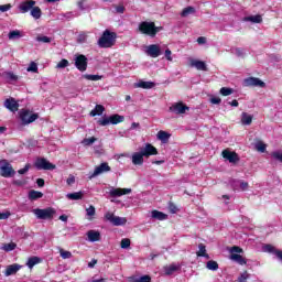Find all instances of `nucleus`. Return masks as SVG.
I'll list each match as a JSON object with an SVG mask.
<instances>
[{
	"mask_svg": "<svg viewBox=\"0 0 282 282\" xmlns=\"http://www.w3.org/2000/svg\"><path fill=\"white\" fill-rule=\"evenodd\" d=\"M151 155H158V148L151 143H147L140 152L132 154V164L134 166H142L144 164V158H151Z\"/></svg>",
	"mask_w": 282,
	"mask_h": 282,
	"instance_id": "f257e3e1",
	"label": "nucleus"
},
{
	"mask_svg": "<svg viewBox=\"0 0 282 282\" xmlns=\"http://www.w3.org/2000/svg\"><path fill=\"white\" fill-rule=\"evenodd\" d=\"M138 30L141 34L150 36V39H155V36H158V33L162 32L163 28L156 26L155 22L143 21L139 24Z\"/></svg>",
	"mask_w": 282,
	"mask_h": 282,
	"instance_id": "f03ea898",
	"label": "nucleus"
},
{
	"mask_svg": "<svg viewBox=\"0 0 282 282\" xmlns=\"http://www.w3.org/2000/svg\"><path fill=\"white\" fill-rule=\"evenodd\" d=\"M116 39H118V34L116 32H111L109 30H105L101 36L99 37L97 44L107 50L109 47H113L116 45Z\"/></svg>",
	"mask_w": 282,
	"mask_h": 282,
	"instance_id": "7ed1b4c3",
	"label": "nucleus"
},
{
	"mask_svg": "<svg viewBox=\"0 0 282 282\" xmlns=\"http://www.w3.org/2000/svg\"><path fill=\"white\" fill-rule=\"evenodd\" d=\"M229 252H230L229 259L231 261H235L239 265L248 264V260L246 258H243V256H241V254H243V249L241 247L234 246L230 248Z\"/></svg>",
	"mask_w": 282,
	"mask_h": 282,
	"instance_id": "20e7f679",
	"label": "nucleus"
},
{
	"mask_svg": "<svg viewBox=\"0 0 282 282\" xmlns=\"http://www.w3.org/2000/svg\"><path fill=\"white\" fill-rule=\"evenodd\" d=\"M33 214L37 219H54V215H56V209L48 207V208H35L33 209Z\"/></svg>",
	"mask_w": 282,
	"mask_h": 282,
	"instance_id": "39448f33",
	"label": "nucleus"
},
{
	"mask_svg": "<svg viewBox=\"0 0 282 282\" xmlns=\"http://www.w3.org/2000/svg\"><path fill=\"white\" fill-rule=\"evenodd\" d=\"M0 175L1 177H14L17 171L12 167V164L8 160H2L0 165Z\"/></svg>",
	"mask_w": 282,
	"mask_h": 282,
	"instance_id": "423d86ee",
	"label": "nucleus"
},
{
	"mask_svg": "<svg viewBox=\"0 0 282 282\" xmlns=\"http://www.w3.org/2000/svg\"><path fill=\"white\" fill-rule=\"evenodd\" d=\"M20 120L22 124H32L35 120H39V113H32L28 109H22L20 111Z\"/></svg>",
	"mask_w": 282,
	"mask_h": 282,
	"instance_id": "0eeeda50",
	"label": "nucleus"
},
{
	"mask_svg": "<svg viewBox=\"0 0 282 282\" xmlns=\"http://www.w3.org/2000/svg\"><path fill=\"white\" fill-rule=\"evenodd\" d=\"M124 120V116L121 115H112L109 118H104L98 120V124L100 127H107V124H120Z\"/></svg>",
	"mask_w": 282,
	"mask_h": 282,
	"instance_id": "6e6552de",
	"label": "nucleus"
},
{
	"mask_svg": "<svg viewBox=\"0 0 282 282\" xmlns=\"http://www.w3.org/2000/svg\"><path fill=\"white\" fill-rule=\"evenodd\" d=\"M35 167L37 169V171H54V169H56V165L54 163H51L45 158H39L35 161Z\"/></svg>",
	"mask_w": 282,
	"mask_h": 282,
	"instance_id": "1a4fd4ad",
	"label": "nucleus"
},
{
	"mask_svg": "<svg viewBox=\"0 0 282 282\" xmlns=\"http://www.w3.org/2000/svg\"><path fill=\"white\" fill-rule=\"evenodd\" d=\"M170 111L172 113H176V116H184L186 111H191V107L186 106L182 101L175 102L170 107Z\"/></svg>",
	"mask_w": 282,
	"mask_h": 282,
	"instance_id": "9d476101",
	"label": "nucleus"
},
{
	"mask_svg": "<svg viewBox=\"0 0 282 282\" xmlns=\"http://www.w3.org/2000/svg\"><path fill=\"white\" fill-rule=\"evenodd\" d=\"M105 219H107V221H110L112 226H124V224H127V218L116 216L113 215V213H109V212L106 213Z\"/></svg>",
	"mask_w": 282,
	"mask_h": 282,
	"instance_id": "9b49d317",
	"label": "nucleus"
},
{
	"mask_svg": "<svg viewBox=\"0 0 282 282\" xmlns=\"http://www.w3.org/2000/svg\"><path fill=\"white\" fill-rule=\"evenodd\" d=\"M88 59L84 54L75 56V67L78 72H87Z\"/></svg>",
	"mask_w": 282,
	"mask_h": 282,
	"instance_id": "f8f14e48",
	"label": "nucleus"
},
{
	"mask_svg": "<svg viewBox=\"0 0 282 282\" xmlns=\"http://www.w3.org/2000/svg\"><path fill=\"white\" fill-rule=\"evenodd\" d=\"M245 87H265L263 80H260L258 77H248L243 80Z\"/></svg>",
	"mask_w": 282,
	"mask_h": 282,
	"instance_id": "ddd939ff",
	"label": "nucleus"
},
{
	"mask_svg": "<svg viewBox=\"0 0 282 282\" xmlns=\"http://www.w3.org/2000/svg\"><path fill=\"white\" fill-rule=\"evenodd\" d=\"M109 171H111V166H109V163H101L99 166L95 167L94 173L90 175V180L94 177H98V175H102V173H109Z\"/></svg>",
	"mask_w": 282,
	"mask_h": 282,
	"instance_id": "4468645a",
	"label": "nucleus"
},
{
	"mask_svg": "<svg viewBox=\"0 0 282 282\" xmlns=\"http://www.w3.org/2000/svg\"><path fill=\"white\" fill-rule=\"evenodd\" d=\"M221 155L225 160H228V162H230L231 164H237V162H239V154H237V152H232L230 150H224L221 152Z\"/></svg>",
	"mask_w": 282,
	"mask_h": 282,
	"instance_id": "2eb2a0df",
	"label": "nucleus"
},
{
	"mask_svg": "<svg viewBox=\"0 0 282 282\" xmlns=\"http://www.w3.org/2000/svg\"><path fill=\"white\" fill-rule=\"evenodd\" d=\"M148 56H151V58H158L162 54V50L160 48V45L152 44L148 46L147 50Z\"/></svg>",
	"mask_w": 282,
	"mask_h": 282,
	"instance_id": "dca6fc26",
	"label": "nucleus"
},
{
	"mask_svg": "<svg viewBox=\"0 0 282 282\" xmlns=\"http://www.w3.org/2000/svg\"><path fill=\"white\" fill-rule=\"evenodd\" d=\"M131 193V188H112L109 192L110 197H122V195H129Z\"/></svg>",
	"mask_w": 282,
	"mask_h": 282,
	"instance_id": "f3484780",
	"label": "nucleus"
},
{
	"mask_svg": "<svg viewBox=\"0 0 282 282\" xmlns=\"http://www.w3.org/2000/svg\"><path fill=\"white\" fill-rule=\"evenodd\" d=\"M34 6H36V1L34 0H25L24 2H22L20 4V11L22 12V14H25V12H30V10H32L34 8Z\"/></svg>",
	"mask_w": 282,
	"mask_h": 282,
	"instance_id": "a211bd4d",
	"label": "nucleus"
},
{
	"mask_svg": "<svg viewBox=\"0 0 282 282\" xmlns=\"http://www.w3.org/2000/svg\"><path fill=\"white\" fill-rule=\"evenodd\" d=\"M4 107L9 109V111H13V113L19 111V102H17V99L14 98L6 99Z\"/></svg>",
	"mask_w": 282,
	"mask_h": 282,
	"instance_id": "6ab92c4d",
	"label": "nucleus"
},
{
	"mask_svg": "<svg viewBox=\"0 0 282 282\" xmlns=\"http://www.w3.org/2000/svg\"><path fill=\"white\" fill-rule=\"evenodd\" d=\"M21 268H23V265H21L19 263L10 264L7 267V269L4 271V275L12 276L13 274H17V272H19V270H21Z\"/></svg>",
	"mask_w": 282,
	"mask_h": 282,
	"instance_id": "aec40b11",
	"label": "nucleus"
},
{
	"mask_svg": "<svg viewBox=\"0 0 282 282\" xmlns=\"http://www.w3.org/2000/svg\"><path fill=\"white\" fill-rule=\"evenodd\" d=\"M191 66L198 69V72H208V66L206 65V62H204V61L192 59Z\"/></svg>",
	"mask_w": 282,
	"mask_h": 282,
	"instance_id": "412c9836",
	"label": "nucleus"
},
{
	"mask_svg": "<svg viewBox=\"0 0 282 282\" xmlns=\"http://www.w3.org/2000/svg\"><path fill=\"white\" fill-rule=\"evenodd\" d=\"M39 263H43V259L33 256L28 259L26 265L30 270H32V268H34V265H39Z\"/></svg>",
	"mask_w": 282,
	"mask_h": 282,
	"instance_id": "4be33fe9",
	"label": "nucleus"
},
{
	"mask_svg": "<svg viewBox=\"0 0 282 282\" xmlns=\"http://www.w3.org/2000/svg\"><path fill=\"white\" fill-rule=\"evenodd\" d=\"M88 241L93 243L96 241H100V231L97 230H88L87 231Z\"/></svg>",
	"mask_w": 282,
	"mask_h": 282,
	"instance_id": "5701e85b",
	"label": "nucleus"
},
{
	"mask_svg": "<svg viewBox=\"0 0 282 282\" xmlns=\"http://www.w3.org/2000/svg\"><path fill=\"white\" fill-rule=\"evenodd\" d=\"M158 140H161L163 144H166L169 142V139L171 138V133L160 130L156 134Z\"/></svg>",
	"mask_w": 282,
	"mask_h": 282,
	"instance_id": "b1692460",
	"label": "nucleus"
},
{
	"mask_svg": "<svg viewBox=\"0 0 282 282\" xmlns=\"http://www.w3.org/2000/svg\"><path fill=\"white\" fill-rule=\"evenodd\" d=\"M152 219H158L159 221H164L165 219H169V215L154 209V210H152Z\"/></svg>",
	"mask_w": 282,
	"mask_h": 282,
	"instance_id": "393cba45",
	"label": "nucleus"
},
{
	"mask_svg": "<svg viewBox=\"0 0 282 282\" xmlns=\"http://www.w3.org/2000/svg\"><path fill=\"white\" fill-rule=\"evenodd\" d=\"M178 270H181V267L177 264H170L164 267V272L166 274V276H171V274L177 272Z\"/></svg>",
	"mask_w": 282,
	"mask_h": 282,
	"instance_id": "a878e982",
	"label": "nucleus"
},
{
	"mask_svg": "<svg viewBox=\"0 0 282 282\" xmlns=\"http://www.w3.org/2000/svg\"><path fill=\"white\" fill-rule=\"evenodd\" d=\"M135 87H139L140 89H153V87H155V83L140 80L138 84H135Z\"/></svg>",
	"mask_w": 282,
	"mask_h": 282,
	"instance_id": "bb28decb",
	"label": "nucleus"
},
{
	"mask_svg": "<svg viewBox=\"0 0 282 282\" xmlns=\"http://www.w3.org/2000/svg\"><path fill=\"white\" fill-rule=\"evenodd\" d=\"M105 113V106L96 105L95 109L90 111V116L94 118L96 116H102Z\"/></svg>",
	"mask_w": 282,
	"mask_h": 282,
	"instance_id": "cd10ccee",
	"label": "nucleus"
},
{
	"mask_svg": "<svg viewBox=\"0 0 282 282\" xmlns=\"http://www.w3.org/2000/svg\"><path fill=\"white\" fill-rule=\"evenodd\" d=\"M243 21H250L251 23H263L261 14L245 17Z\"/></svg>",
	"mask_w": 282,
	"mask_h": 282,
	"instance_id": "c85d7f7f",
	"label": "nucleus"
},
{
	"mask_svg": "<svg viewBox=\"0 0 282 282\" xmlns=\"http://www.w3.org/2000/svg\"><path fill=\"white\" fill-rule=\"evenodd\" d=\"M252 115H249L248 112H242L241 113V123L250 126L252 124Z\"/></svg>",
	"mask_w": 282,
	"mask_h": 282,
	"instance_id": "c756f323",
	"label": "nucleus"
},
{
	"mask_svg": "<svg viewBox=\"0 0 282 282\" xmlns=\"http://www.w3.org/2000/svg\"><path fill=\"white\" fill-rule=\"evenodd\" d=\"M41 197H43L42 192L34 191V189L29 192V199H31V202H35L36 199H41Z\"/></svg>",
	"mask_w": 282,
	"mask_h": 282,
	"instance_id": "7c9ffc66",
	"label": "nucleus"
},
{
	"mask_svg": "<svg viewBox=\"0 0 282 282\" xmlns=\"http://www.w3.org/2000/svg\"><path fill=\"white\" fill-rule=\"evenodd\" d=\"M206 268H207V270H212L213 272H217V270H219V263H217V261H215V260H209L206 263Z\"/></svg>",
	"mask_w": 282,
	"mask_h": 282,
	"instance_id": "2f4dec72",
	"label": "nucleus"
},
{
	"mask_svg": "<svg viewBox=\"0 0 282 282\" xmlns=\"http://www.w3.org/2000/svg\"><path fill=\"white\" fill-rule=\"evenodd\" d=\"M67 199H72L73 202H77L78 199H83V192L69 193L66 195Z\"/></svg>",
	"mask_w": 282,
	"mask_h": 282,
	"instance_id": "473e14b6",
	"label": "nucleus"
},
{
	"mask_svg": "<svg viewBox=\"0 0 282 282\" xmlns=\"http://www.w3.org/2000/svg\"><path fill=\"white\" fill-rule=\"evenodd\" d=\"M196 10L194 7H187L185 9H183V11L181 12V17L186 18L191 14H195Z\"/></svg>",
	"mask_w": 282,
	"mask_h": 282,
	"instance_id": "72a5a7b5",
	"label": "nucleus"
},
{
	"mask_svg": "<svg viewBox=\"0 0 282 282\" xmlns=\"http://www.w3.org/2000/svg\"><path fill=\"white\" fill-rule=\"evenodd\" d=\"M42 14L43 12L41 11L40 7H33V9L31 10V17H33V19H41Z\"/></svg>",
	"mask_w": 282,
	"mask_h": 282,
	"instance_id": "f704fd0d",
	"label": "nucleus"
},
{
	"mask_svg": "<svg viewBox=\"0 0 282 282\" xmlns=\"http://www.w3.org/2000/svg\"><path fill=\"white\" fill-rule=\"evenodd\" d=\"M21 31H19V30H13V31H10L9 32V40L10 41H14V40H17V39H21Z\"/></svg>",
	"mask_w": 282,
	"mask_h": 282,
	"instance_id": "c9c22d12",
	"label": "nucleus"
},
{
	"mask_svg": "<svg viewBox=\"0 0 282 282\" xmlns=\"http://www.w3.org/2000/svg\"><path fill=\"white\" fill-rule=\"evenodd\" d=\"M120 246H121L122 250H128V248H131V239H129V238L121 239Z\"/></svg>",
	"mask_w": 282,
	"mask_h": 282,
	"instance_id": "e433bc0d",
	"label": "nucleus"
},
{
	"mask_svg": "<svg viewBox=\"0 0 282 282\" xmlns=\"http://www.w3.org/2000/svg\"><path fill=\"white\" fill-rule=\"evenodd\" d=\"M15 248H17V243L9 242L3 245L2 250H4L6 252H12V250H14Z\"/></svg>",
	"mask_w": 282,
	"mask_h": 282,
	"instance_id": "4c0bfd02",
	"label": "nucleus"
},
{
	"mask_svg": "<svg viewBox=\"0 0 282 282\" xmlns=\"http://www.w3.org/2000/svg\"><path fill=\"white\" fill-rule=\"evenodd\" d=\"M256 149L260 152V153H265V149H268V145H265V143H263V141H258L256 143Z\"/></svg>",
	"mask_w": 282,
	"mask_h": 282,
	"instance_id": "58836bf2",
	"label": "nucleus"
},
{
	"mask_svg": "<svg viewBox=\"0 0 282 282\" xmlns=\"http://www.w3.org/2000/svg\"><path fill=\"white\" fill-rule=\"evenodd\" d=\"M26 72H32L33 74H39V65L35 62H31Z\"/></svg>",
	"mask_w": 282,
	"mask_h": 282,
	"instance_id": "ea45409f",
	"label": "nucleus"
},
{
	"mask_svg": "<svg viewBox=\"0 0 282 282\" xmlns=\"http://www.w3.org/2000/svg\"><path fill=\"white\" fill-rule=\"evenodd\" d=\"M231 94H235V89L228 87L220 88L221 96H231Z\"/></svg>",
	"mask_w": 282,
	"mask_h": 282,
	"instance_id": "a19ab883",
	"label": "nucleus"
},
{
	"mask_svg": "<svg viewBox=\"0 0 282 282\" xmlns=\"http://www.w3.org/2000/svg\"><path fill=\"white\" fill-rule=\"evenodd\" d=\"M37 43H52V37L46 35H39L36 37Z\"/></svg>",
	"mask_w": 282,
	"mask_h": 282,
	"instance_id": "79ce46f5",
	"label": "nucleus"
},
{
	"mask_svg": "<svg viewBox=\"0 0 282 282\" xmlns=\"http://www.w3.org/2000/svg\"><path fill=\"white\" fill-rule=\"evenodd\" d=\"M199 250L196 252L197 257L206 256V246L204 243L198 245Z\"/></svg>",
	"mask_w": 282,
	"mask_h": 282,
	"instance_id": "37998d69",
	"label": "nucleus"
},
{
	"mask_svg": "<svg viewBox=\"0 0 282 282\" xmlns=\"http://www.w3.org/2000/svg\"><path fill=\"white\" fill-rule=\"evenodd\" d=\"M84 78H86V80H102V76H100V75L86 74V75H84Z\"/></svg>",
	"mask_w": 282,
	"mask_h": 282,
	"instance_id": "c03bdc74",
	"label": "nucleus"
},
{
	"mask_svg": "<svg viewBox=\"0 0 282 282\" xmlns=\"http://www.w3.org/2000/svg\"><path fill=\"white\" fill-rule=\"evenodd\" d=\"M65 67H69V61L63 58L62 61L58 62L57 68L65 69Z\"/></svg>",
	"mask_w": 282,
	"mask_h": 282,
	"instance_id": "a18cd8bd",
	"label": "nucleus"
},
{
	"mask_svg": "<svg viewBox=\"0 0 282 282\" xmlns=\"http://www.w3.org/2000/svg\"><path fill=\"white\" fill-rule=\"evenodd\" d=\"M249 279H250V274H248V271H245L238 278V282H248Z\"/></svg>",
	"mask_w": 282,
	"mask_h": 282,
	"instance_id": "49530a36",
	"label": "nucleus"
},
{
	"mask_svg": "<svg viewBox=\"0 0 282 282\" xmlns=\"http://www.w3.org/2000/svg\"><path fill=\"white\" fill-rule=\"evenodd\" d=\"M96 140H98V139H96L95 137L84 139L83 144H85V147H90V144H94V142H96Z\"/></svg>",
	"mask_w": 282,
	"mask_h": 282,
	"instance_id": "de8ad7c7",
	"label": "nucleus"
},
{
	"mask_svg": "<svg viewBox=\"0 0 282 282\" xmlns=\"http://www.w3.org/2000/svg\"><path fill=\"white\" fill-rule=\"evenodd\" d=\"M59 254H61L62 259H72V253L69 251L61 249Z\"/></svg>",
	"mask_w": 282,
	"mask_h": 282,
	"instance_id": "09e8293b",
	"label": "nucleus"
},
{
	"mask_svg": "<svg viewBox=\"0 0 282 282\" xmlns=\"http://www.w3.org/2000/svg\"><path fill=\"white\" fill-rule=\"evenodd\" d=\"M134 282H151V275H143L134 280Z\"/></svg>",
	"mask_w": 282,
	"mask_h": 282,
	"instance_id": "8fccbe9b",
	"label": "nucleus"
},
{
	"mask_svg": "<svg viewBox=\"0 0 282 282\" xmlns=\"http://www.w3.org/2000/svg\"><path fill=\"white\" fill-rule=\"evenodd\" d=\"M169 210H170V213H172V214H175V213H177V205H175V203H173V202H170L169 203Z\"/></svg>",
	"mask_w": 282,
	"mask_h": 282,
	"instance_id": "3c124183",
	"label": "nucleus"
},
{
	"mask_svg": "<svg viewBox=\"0 0 282 282\" xmlns=\"http://www.w3.org/2000/svg\"><path fill=\"white\" fill-rule=\"evenodd\" d=\"M86 213H87L88 217H94V215H96V207L90 205L89 208L86 209Z\"/></svg>",
	"mask_w": 282,
	"mask_h": 282,
	"instance_id": "603ef678",
	"label": "nucleus"
},
{
	"mask_svg": "<svg viewBox=\"0 0 282 282\" xmlns=\"http://www.w3.org/2000/svg\"><path fill=\"white\" fill-rule=\"evenodd\" d=\"M264 250L265 252H273L274 254H276V249H274V246L272 245H265Z\"/></svg>",
	"mask_w": 282,
	"mask_h": 282,
	"instance_id": "864d4df0",
	"label": "nucleus"
},
{
	"mask_svg": "<svg viewBox=\"0 0 282 282\" xmlns=\"http://www.w3.org/2000/svg\"><path fill=\"white\" fill-rule=\"evenodd\" d=\"M272 158H274V160H278V162L282 163V153L281 152H273L272 153Z\"/></svg>",
	"mask_w": 282,
	"mask_h": 282,
	"instance_id": "5fc2aeb1",
	"label": "nucleus"
},
{
	"mask_svg": "<svg viewBox=\"0 0 282 282\" xmlns=\"http://www.w3.org/2000/svg\"><path fill=\"white\" fill-rule=\"evenodd\" d=\"M28 171H30V164H26L23 169H20L18 171L19 175H25V173H28Z\"/></svg>",
	"mask_w": 282,
	"mask_h": 282,
	"instance_id": "6e6d98bb",
	"label": "nucleus"
},
{
	"mask_svg": "<svg viewBox=\"0 0 282 282\" xmlns=\"http://www.w3.org/2000/svg\"><path fill=\"white\" fill-rule=\"evenodd\" d=\"M76 183V177L74 175H69V177L66 180V184H68V186H72V184Z\"/></svg>",
	"mask_w": 282,
	"mask_h": 282,
	"instance_id": "4d7b16f0",
	"label": "nucleus"
},
{
	"mask_svg": "<svg viewBox=\"0 0 282 282\" xmlns=\"http://www.w3.org/2000/svg\"><path fill=\"white\" fill-rule=\"evenodd\" d=\"M10 215H12L10 212L0 213V220L9 219Z\"/></svg>",
	"mask_w": 282,
	"mask_h": 282,
	"instance_id": "13d9d810",
	"label": "nucleus"
},
{
	"mask_svg": "<svg viewBox=\"0 0 282 282\" xmlns=\"http://www.w3.org/2000/svg\"><path fill=\"white\" fill-rule=\"evenodd\" d=\"M12 4H3L0 6V12H8V10H11Z\"/></svg>",
	"mask_w": 282,
	"mask_h": 282,
	"instance_id": "bf43d9fd",
	"label": "nucleus"
},
{
	"mask_svg": "<svg viewBox=\"0 0 282 282\" xmlns=\"http://www.w3.org/2000/svg\"><path fill=\"white\" fill-rule=\"evenodd\" d=\"M212 105H221V98L214 97L210 99Z\"/></svg>",
	"mask_w": 282,
	"mask_h": 282,
	"instance_id": "052dcab7",
	"label": "nucleus"
},
{
	"mask_svg": "<svg viewBox=\"0 0 282 282\" xmlns=\"http://www.w3.org/2000/svg\"><path fill=\"white\" fill-rule=\"evenodd\" d=\"M116 11L118 12V14H124V6H117Z\"/></svg>",
	"mask_w": 282,
	"mask_h": 282,
	"instance_id": "680f3d73",
	"label": "nucleus"
},
{
	"mask_svg": "<svg viewBox=\"0 0 282 282\" xmlns=\"http://www.w3.org/2000/svg\"><path fill=\"white\" fill-rule=\"evenodd\" d=\"M172 52L171 50L166 48L165 50V58L166 61H173V57L171 56Z\"/></svg>",
	"mask_w": 282,
	"mask_h": 282,
	"instance_id": "e2e57ef3",
	"label": "nucleus"
},
{
	"mask_svg": "<svg viewBox=\"0 0 282 282\" xmlns=\"http://www.w3.org/2000/svg\"><path fill=\"white\" fill-rule=\"evenodd\" d=\"M36 184L40 188H43V186H45V180L43 178H37L36 180Z\"/></svg>",
	"mask_w": 282,
	"mask_h": 282,
	"instance_id": "0e129e2a",
	"label": "nucleus"
},
{
	"mask_svg": "<svg viewBox=\"0 0 282 282\" xmlns=\"http://www.w3.org/2000/svg\"><path fill=\"white\" fill-rule=\"evenodd\" d=\"M197 43H198V45H204V44H206V37H205V36H199V37L197 39Z\"/></svg>",
	"mask_w": 282,
	"mask_h": 282,
	"instance_id": "69168bd1",
	"label": "nucleus"
},
{
	"mask_svg": "<svg viewBox=\"0 0 282 282\" xmlns=\"http://www.w3.org/2000/svg\"><path fill=\"white\" fill-rule=\"evenodd\" d=\"M236 55L239 56V57H242L243 56V48L237 47L236 48Z\"/></svg>",
	"mask_w": 282,
	"mask_h": 282,
	"instance_id": "338daca9",
	"label": "nucleus"
},
{
	"mask_svg": "<svg viewBox=\"0 0 282 282\" xmlns=\"http://www.w3.org/2000/svg\"><path fill=\"white\" fill-rule=\"evenodd\" d=\"M240 188H241V191H248V182H241L240 183Z\"/></svg>",
	"mask_w": 282,
	"mask_h": 282,
	"instance_id": "774afa93",
	"label": "nucleus"
}]
</instances>
